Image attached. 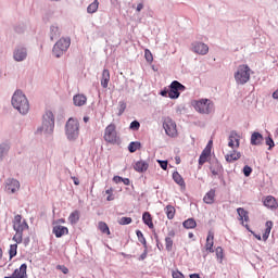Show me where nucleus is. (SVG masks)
I'll use <instances>...</instances> for the list:
<instances>
[{"label": "nucleus", "instance_id": "55", "mask_svg": "<svg viewBox=\"0 0 278 278\" xmlns=\"http://www.w3.org/2000/svg\"><path fill=\"white\" fill-rule=\"evenodd\" d=\"M72 179H73L75 186H79V178H77V177H72Z\"/></svg>", "mask_w": 278, "mask_h": 278}, {"label": "nucleus", "instance_id": "46", "mask_svg": "<svg viewBox=\"0 0 278 278\" xmlns=\"http://www.w3.org/2000/svg\"><path fill=\"white\" fill-rule=\"evenodd\" d=\"M125 110H127V104L125 102H119L118 116H121Z\"/></svg>", "mask_w": 278, "mask_h": 278}, {"label": "nucleus", "instance_id": "63", "mask_svg": "<svg viewBox=\"0 0 278 278\" xmlns=\"http://www.w3.org/2000/svg\"><path fill=\"white\" fill-rule=\"evenodd\" d=\"M90 121V117H84V122L88 123Z\"/></svg>", "mask_w": 278, "mask_h": 278}, {"label": "nucleus", "instance_id": "64", "mask_svg": "<svg viewBox=\"0 0 278 278\" xmlns=\"http://www.w3.org/2000/svg\"><path fill=\"white\" fill-rule=\"evenodd\" d=\"M256 240H262V236L255 235Z\"/></svg>", "mask_w": 278, "mask_h": 278}, {"label": "nucleus", "instance_id": "48", "mask_svg": "<svg viewBox=\"0 0 278 278\" xmlns=\"http://www.w3.org/2000/svg\"><path fill=\"white\" fill-rule=\"evenodd\" d=\"M157 162H159V164H160V166L163 170H166L168 168V162L167 161H157Z\"/></svg>", "mask_w": 278, "mask_h": 278}, {"label": "nucleus", "instance_id": "27", "mask_svg": "<svg viewBox=\"0 0 278 278\" xmlns=\"http://www.w3.org/2000/svg\"><path fill=\"white\" fill-rule=\"evenodd\" d=\"M164 212H165L168 220H173V218H175V214L177 213V210L173 205H167L164 208Z\"/></svg>", "mask_w": 278, "mask_h": 278}, {"label": "nucleus", "instance_id": "3", "mask_svg": "<svg viewBox=\"0 0 278 278\" xmlns=\"http://www.w3.org/2000/svg\"><path fill=\"white\" fill-rule=\"evenodd\" d=\"M192 105L200 114H212L214 112V102L210 99L195 100Z\"/></svg>", "mask_w": 278, "mask_h": 278}, {"label": "nucleus", "instance_id": "24", "mask_svg": "<svg viewBox=\"0 0 278 278\" xmlns=\"http://www.w3.org/2000/svg\"><path fill=\"white\" fill-rule=\"evenodd\" d=\"M87 101H88V98H86V96L84 94H76L73 98L74 105H76L77 108H81V105H86Z\"/></svg>", "mask_w": 278, "mask_h": 278}, {"label": "nucleus", "instance_id": "17", "mask_svg": "<svg viewBox=\"0 0 278 278\" xmlns=\"http://www.w3.org/2000/svg\"><path fill=\"white\" fill-rule=\"evenodd\" d=\"M212 155V148L207 146L201 153L199 159V165L203 166L207 160H210V156Z\"/></svg>", "mask_w": 278, "mask_h": 278}, {"label": "nucleus", "instance_id": "21", "mask_svg": "<svg viewBox=\"0 0 278 278\" xmlns=\"http://www.w3.org/2000/svg\"><path fill=\"white\" fill-rule=\"evenodd\" d=\"M134 169L137 173H147L149 170V163L147 161H138L134 165Z\"/></svg>", "mask_w": 278, "mask_h": 278}, {"label": "nucleus", "instance_id": "57", "mask_svg": "<svg viewBox=\"0 0 278 278\" xmlns=\"http://www.w3.org/2000/svg\"><path fill=\"white\" fill-rule=\"evenodd\" d=\"M211 173H212V175H218V170L214 169V167H211Z\"/></svg>", "mask_w": 278, "mask_h": 278}, {"label": "nucleus", "instance_id": "31", "mask_svg": "<svg viewBox=\"0 0 278 278\" xmlns=\"http://www.w3.org/2000/svg\"><path fill=\"white\" fill-rule=\"evenodd\" d=\"M98 228L101 231V233H105L106 236H110V227L105 222H99L98 223Z\"/></svg>", "mask_w": 278, "mask_h": 278}, {"label": "nucleus", "instance_id": "8", "mask_svg": "<svg viewBox=\"0 0 278 278\" xmlns=\"http://www.w3.org/2000/svg\"><path fill=\"white\" fill-rule=\"evenodd\" d=\"M54 128H55V117H53L52 112H47L43 115V122L40 127V131H45V134H53Z\"/></svg>", "mask_w": 278, "mask_h": 278}, {"label": "nucleus", "instance_id": "60", "mask_svg": "<svg viewBox=\"0 0 278 278\" xmlns=\"http://www.w3.org/2000/svg\"><path fill=\"white\" fill-rule=\"evenodd\" d=\"M140 260H147V252H144L143 254H141Z\"/></svg>", "mask_w": 278, "mask_h": 278}, {"label": "nucleus", "instance_id": "34", "mask_svg": "<svg viewBox=\"0 0 278 278\" xmlns=\"http://www.w3.org/2000/svg\"><path fill=\"white\" fill-rule=\"evenodd\" d=\"M273 230V222H266V229L263 233V240H268V237L270 236V231Z\"/></svg>", "mask_w": 278, "mask_h": 278}, {"label": "nucleus", "instance_id": "51", "mask_svg": "<svg viewBox=\"0 0 278 278\" xmlns=\"http://www.w3.org/2000/svg\"><path fill=\"white\" fill-rule=\"evenodd\" d=\"M166 238H169L173 240V238H175V230H173V229L169 230Z\"/></svg>", "mask_w": 278, "mask_h": 278}, {"label": "nucleus", "instance_id": "50", "mask_svg": "<svg viewBox=\"0 0 278 278\" xmlns=\"http://www.w3.org/2000/svg\"><path fill=\"white\" fill-rule=\"evenodd\" d=\"M113 181H114L115 184H121V181H123V177H121V176H114V177H113Z\"/></svg>", "mask_w": 278, "mask_h": 278}, {"label": "nucleus", "instance_id": "20", "mask_svg": "<svg viewBox=\"0 0 278 278\" xmlns=\"http://www.w3.org/2000/svg\"><path fill=\"white\" fill-rule=\"evenodd\" d=\"M240 157H242V154L240 152H238L237 150H233L232 152L225 155V160H226V162H228V164L238 162V160H240Z\"/></svg>", "mask_w": 278, "mask_h": 278}, {"label": "nucleus", "instance_id": "9", "mask_svg": "<svg viewBox=\"0 0 278 278\" xmlns=\"http://www.w3.org/2000/svg\"><path fill=\"white\" fill-rule=\"evenodd\" d=\"M163 128L169 138H177V124L175 121H173V118L165 117L163 119Z\"/></svg>", "mask_w": 278, "mask_h": 278}, {"label": "nucleus", "instance_id": "12", "mask_svg": "<svg viewBox=\"0 0 278 278\" xmlns=\"http://www.w3.org/2000/svg\"><path fill=\"white\" fill-rule=\"evenodd\" d=\"M228 147L230 149H239L240 148V135L236 131H231L228 138Z\"/></svg>", "mask_w": 278, "mask_h": 278}, {"label": "nucleus", "instance_id": "53", "mask_svg": "<svg viewBox=\"0 0 278 278\" xmlns=\"http://www.w3.org/2000/svg\"><path fill=\"white\" fill-rule=\"evenodd\" d=\"M168 90L164 89L161 91V97H168Z\"/></svg>", "mask_w": 278, "mask_h": 278}, {"label": "nucleus", "instance_id": "14", "mask_svg": "<svg viewBox=\"0 0 278 278\" xmlns=\"http://www.w3.org/2000/svg\"><path fill=\"white\" fill-rule=\"evenodd\" d=\"M237 214L239 216L238 220H240L241 225H243V227H249L248 224H244L249 223V211L244 210L243 207H238Z\"/></svg>", "mask_w": 278, "mask_h": 278}, {"label": "nucleus", "instance_id": "6", "mask_svg": "<svg viewBox=\"0 0 278 278\" xmlns=\"http://www.w3.org/2000/svg\"><path fill=\"white\" fill-rule=\"evenodd\" d=\"M68 47H71V38H61L52 49L53 56L62 58L68 51Z\"/></svg>", "mask_w": 278, "mask_h": 278}, {"label": "nucleus", "instance_id": "35", "mask_svg": "<svg viewBox=\"0 0 278 278\" xmlns=\"http://www.w3.org/2000/svg\"><path fill=\"white\" fill-rule=\"evenodd\" d=\"M182 225L185 229H194V227H197V220H194V218H189L185 220Z\"/></svg>", "mask_w": 278, "mask_h": 278}, {"label": "nucleus", "instance_id": "61", "mask_svg": "<svg viewBox=\"0 0 278 278\" xmlns=\"http://www.w3.org/2000/svg\"><path fill=\"white\" fill-rule=\"evenodd\" d=\"M56 223H61V224H64V223H66V219H64V218H61V219H58V222Z\"/></svg>", "mask_w": 278, "mask_h": 278}, {"label": "nucleus", "instance_id": "29", "mask_svg": "<svg viewBox=\"0 0 278 278\" xmlns=\"http://www.w3.org/2000/svg\"><path fill=\"white\" fill-rule=\"evenodd\" d=\"M173 179L178 186H181L182 188H186V181H184V177L179 175V172L173 173Z\"/></svg>", "mask_w": 278, "mask_h": 278}, {"label": "nucleus", "instance_id": "19", "mask_svg": "<svg viewBox=\"0 0 278 278\" xmlns=\"http://www.w3.org/2000/svg\"><path fill=\"white\" fill-rule=\"evenodd\" d=\"M205 250L208 253H214V232L211 230L206 237Z\"/></svg>", "mask_w": 278, "mask_h": 278}, {"label": "nucleus", "instance_id": "15", "mask_svg": "<svg viewBox=\"0 0 278 278\" xmlns=\"http://www.w3.org/2000/svg\"><path fill=\"white\" fill-rule=\"evenodd\" d=\"M9 278H27V264H22Z\"/></svg>", "mask_w": 278, "mask_h": 278}, {"label": "nucleus", "instance_id": "52", "mask_svg": "<svg viewBox=\"0 0 278 278\" xmlns=\"http://www.w3.org/2000/svg\"><path fill=\"white\" fill-rule=\"evenodd\" d=\"M122 181H123L124 186H129L131 184L129 178H122Z\"/></svg>", "mask_w": 278, "mask_h": 278}, {"label": "nucleus", "instance_id": "18", "mask_svg": "<svg viewBox=\"0 0 278 278\" xmlns=\"http://www.w3.org/2000/svg\"><path fill=\"white\" fill-rule=\"evenodd\" d=\"M264 205L269 210H277L278 207L277 199H275V197L273 195H267L264 200Z\"/></svg>", "mask_w": 278, "mask_h": 278}, {"label": "nucleus", "instance_id": "7", "mask_svg": "<svg viewBox=\"0 0 278 278\" xmlns=\"http://www.w3.org/2000/svg\"><path fill=\"white\" fill-rule=\"evenodd\" d=\"M65 129L68 140L79 138V122L77 119L71 117L66 123Z\"/></svg>", "mask_w": 278, "mask_h": 278}, {"label": "nucleus", "instance_id": "4", "mask_svg": "<svg viewBox=\"0 0 278 278\" xmlns=\"http://www.w3.org/2000/svg\"><path fill=\"white\" fill-rule=\"evenodd\" d=\"M103 138L109 144H121V137H118V132L116 131V124H110L105 127Z\"/></svg>", "mask_w": 278, "mask_h": 278}, {"label": "nucleus", "instance_id": "44", "mask_svg": "<svg viewBox=\"0 0 278 278\" xmlns=\"http://www.w3.org/2000/svg\"><path fill=\"white\" fill-rule=\"evenodd\" d=\"M129 128L132 129V131H138V129H140V122L138 121L131 122Z\"/></svg>", "mask_w": 278, "mask_h": 278}, {"label": "nucleus", "instance_id": "37", "mask_svg": "<svg viewBox=\"0 0 278 278\" xmlns=\"http://www.w3.org/2000/svg\"><path fill=\"white\" fill-rule=\"evenodd\" d=\"M17 251H18V244L14 243L10 245V250H9L10 260H12L13 257H16Z\"/></svg>", "mask_w": 278, "mask_h": 278}, {"label": "nucleus", "instance_id": "47", "mask_svg": "<svg viewBox=\"0 0 278 278\" xmlns=\"http://www.w3.org/2000/svg\"><path fill=\"white\" fill-rule=\"evenodd\" d=\"M253 173V169L250 166H244L243 167V174L245 177H249Z\"/></svg>", "mask_w": 278, "mask_h": 278}, {"label": "nucleus", "instance_id": "43", "mask_svg": "<svg viewBox=\"0 0 278 278\" xmlns=\"http://www.w3.org/2000/svg\"><path fill=\"white\" fill-rule=\"evenodd\" d=\"M165 249L166 251H173V239L165 238Z\"/></svg>", "mask_w": 278, "mask_h": 278}, {"label": "nucleus", "instance_id": "28", "mask_svg": "<svg viewBox=\"0 0 278 278\" xmlns=\"http://www.w3.org/2000/svg\"><path fill=\"white\" fill-rule=\"evenodd\" d=\"M142 220L144 225H148L150 229H153V217H151V213L144 212L142 215Z\"/></svg>", "mask_w": 278, "mask_h": 278}, {"label": "nucleus", "instance_id": "26", "mask_svg": "<svg viewBox=\"0 0 278 278\" xmlns=\"http://www.w3.org/2000/svg\"><path fill=\"white\" fill-rule=\"evenodd\" d=\"M263 141H264V137L260 132H254L251 136V144L253 146L262 144Z\"/></svg>", "mask_w": 278, "mask_h": 278}, {"label": "nucleus", "instance_id": "45", "mask_svg": "<svg viewBox=\"0 0 278 278\" xmlns=\"http://www.w3.org/2000/svg\"><path fill=\"white\" fill-rule=\"evenodd\" d=\"M105 194H109L106 198V201H114V189L110 188L105 191Z\"/></svg>", "mask_w": 278, "mask_h": 278}, {"label": "nucleus", "instance_id": "42", "mask_svg": "<svg viewBox=\"0 0 278 278\" xmlns=\"http://www.w3.org/2000/svg\"><path fill=\"white\" fill-rule=\"evenodd\" d=\"M134 222V219H131V217H122L118 220L119 225H131V223Z\"/></svg>", "mask_w": 278, "mask_h": 278}, {"label": "nucleus", "instance_id": "41", "mask_svg": "<svg viewBox=\"0 0 278 278\" xmlns=\"http://www.w3.org/2000/svg\"><path fill=\"white\" fill-rule=\"evenodd\" d=\"M10 151V146L1 144L0 146V157H3Z\"/></svg>", "mask_w": 278, "mask_h": 278}, {"label": "nucleus", "instance_id": "40", "mask_svg": "<svg viewBox=\"0 0 278 278\" xmlns=\"http://www.w3.org/2000/svg\"><path fill=\"white\" fill-rule=\"evenodd\" d=\"M144 58H146L147 62H149V64H151L153 62V53H151V50H149V49L144 50Z\"/></svg>", "mask_w": 278, "mask_h": 278}, {"label": "nucleus", "instance_id": "5", "mask_svg": "<svg viewBox=\"0 0 278 278\" xmlns=\"http://www.w3.org/2000/svg\"><path fill=\"white\" fill-rule=\"evenodd\" d=\"M235 79L237 84H241V86H244V84L249 83L251 79V67L249 65H239L238 71L235 74Z\"/></svg>", "mask_w": 278, "mask_h": 278}, {"label": "nucleus", "instance_id": "16", "mask_svg": "<svg viewBox=\"0 0 278 278\" xmlns=\"http://www.w3.org/2000/svg\"><path fill=\"white\" fill-rule=\"evenodd\" d=\"M13 58L15 62H23L27 58V49L25 48H16L13 52Z\"/></svg>", "mask_w": 278, "mask_h": 278}, {"label": "nucleus", "instance_id": "2", "mask_svg": "<svg viewBox=\"0 0 278 278\" xmlns=\"http://www.w3.org/2000/svg\"><path fill=\"white\" fill-rule=\"evenodd\" d=\"M13 229L16 232L13 236V241L16 242V244H21L23 242V232L26 231V229H29V225H27V222L23 219L21 215H15L13 219Z\"/></svg>", "mask_w": 278, "mask_h": 278}, {"label": "nucleus", "instance_id": "25", "mask_svg": "<svg viewBox=\"0 0 278 278\" xmlns=\"http://www.w3.org/2000/svg\"><path fill=\"white\" fill-rule=\"evenodd\" d=\"M100 84L102 88H108V86H110V70H103Z\"/></svg>", "mask_w": 278, "mask_h": 278}, {"label": "nucleus", "instance_id": "10", "mask_svg": "<svg viewBox=\"0 0 278 278\" xmlns=\"http://www.w3.org/2000/svg\"><path fill=\"white\" fill-rule=\"evenodd\" d=\"M184 90H186V87L181 83L174 80L169 86V99H179V92H184Z\"/></svg>", "mask_w": 278, "mask_h": 278}, {"label": "nucleus", "instance_id": "33", "mask_svg": "<svg viewBox=\"0 0 278 278\" xmlns=\"http://www.w3.org/2000/svg\"><path fill=\"white\" fill-rule=\"evenodd\" d=\"M97 10H99V0H94L87 8L88 14H94V12H97Z\"/></svg>", "mask_w": 278, "mask_h": 278}, {"label": "nucleus", "instance_id": "13", "mask_svg": "<svg viewBox=\"0 0 278 278\" xmlns=\"http://www.w3.org/2000/svg\"><path fill=\"white\" fill-rule=\"evenodd\" d=\"M192 51L199 55H207L210 52V47L203 42H195L193 43Z\"/></svg>", "mask_w": 278, "mask_h": 278}, {"label": "nucleus", "instance_id": "30", "mask_svg": "<svg viewBox=\"0 0 278 278\" xmlns=\"http://www.w3.org/2000/svg\"><path fill=\"white\" fill-rule=\"evenodd\" d=\"M68 222L71 225H77L79 223V211H74L68 216Z\"/></svg>", "mask_w": 278, "mask_h": 278}, {"label": "nucleus", "instance_id": "39", "mask_svg": "<svg viewBox=\"0 0 278 278\" xmlns=\"http://www.w3.org/2000/svg\"><path fill=\"white\" fill-rule=\"evenodd\" d=\"M136 233H137V238H138L139 242H141V244L147 247V239L144 238V235L142 233V231L137 230Z\"/></svg>", "mask_w": 278, "mask_h": 278}, {"label": "nucleus", "instance_id": "1", "mask_svg": "<svg viewBox=\"0 0 278 278\" xmlns=\"http://www.w3.org/2000/svg\"><path fill=\"white\" fill-rule=\"evenodd\" d=\"M11 103L20 114H27L29 112V100L21 90L14 92Z\"/></svg>", "mask_w": 278, "mask_h": 278}, {"label": "nucleus", "instance_id": "38", "mask_svg": "<svg viewBox=\"0 0 278 278\" xmlns=\"http://www.w3.org/2000/svg\"><path fill=\"white\" fill-rule=\"evenodd\" d=\"M50 38L51 40L60 38V28H58V26H51Z\"/></svg>", "mask_w": 278, "mask_h": 278}, {"label": "nucleus", "instance_id": "11", "mask_svg": "<svg viewBox=\"0 0 278 278\" xmlns=\"http://www.w3.org/2000/svg\"><path fill=\"white\" fill-rule=\"evenodd\" d=\"M21 188V182L18 180L12 178L7 180L5 190L9 194H14Z\"/></svg>", "mask_w": 278, "mask_h": 278}, {"label": "nucleus", "instance_id": "36", "mask_svg": "<svg viewBox=\"0 0 278 278\" xmlns=\"http://www.w3.org/2000/svg\"><path fill=\"white\" fill-rule=\"evenodd\" d=\"M138 149H140V142H138V141H132L128 146V151L130 153H136L138 151Z\"/></svg>", "mask_w": 278, "mask_h": 278}, {"label": "nucleus", "instance_id": "54", "mask_svg": "<svg viewBox=\"0 0 278 278\" xmlns=\"http://www.w3.org/2000/svg\"><path fill=\"white\" fill-rule=\"evenodd\" d=\"M60 268H61V270L64 275H68V269L66 268V266H63V267H60Z\"/></svg>", "mask_w": 278, "mask_h": 278}, {"label": "nucleus", "instance_id": "56", "mask_svg": "<svg viewBox=\"0 0 278 278\" xmlns=\"http://www.w3.org/2000/svg\"><path fill=\"white\" fill-rule=\"evenodd\" d=\"M142 8H144V4L139 3V4L137 5V12H140V11L142 10Z\"/></svg>", "mask_w": 278, "mask_h": 278}, {"label": "nucleus", "instance_id": "23", "mask_svg": "<svg viewBox=\"0 0 278 278\" xmlns=\"http://www.w3.org/2000/svg\"><path fill=\"white\" fill-rule=\"evenodd\" d=\"M216 199V189H211L203 198L206 205H212Z\"/></svg>", "mask_w": 278, "mask_h": 278}, {"label": "nucleus", "instance_id": "62", "mask_svg": "<svg viewBox=\"0 0 278 278\" xmlns=\"http://www.w3.org/2000/svg\"><path fill=\"white\" fill-rule=\"evenodd\" d=\"M3 258V249L0 248V260Z\"/></svg>", "mask_w": 278, "mask_h": 278}, {"label": "nucleus", "instance_id": "59", "mask_svg": "<svg viewBox=\"0 0 278 278\" xmlns=\"http://www.w3.org/2000/svg\"><path fill=\"white\" fill-rule=\"evenodd\" d=\"M274 99H278V89L273 93Z\"/></svg>", "mask_w": 278, "mask_h": 278}, {"label": "nucleus", "instance_id": "49", "mask_svg": "<svg viewBox=\"0 0 278 278\" xmlns=\"http://www.w3.org/2000/svg\"><path fill=\"white\" fill-rule=\"evenodd\" d=\"M266 144H267V147H269V149H273V147H275V141H273V139H267L266 140Z\"/></svg>", "mask_w": 278, "mask_h": 278}, {"label": "nucleus", "instance_id": "22", "mask_svg": "<svg viewBox=\"0 0 278 278\" xmlns=\"http://www.w3.org/2000/svg\"><path fill=\"white\" fill-rule=\"evenodd\" d=\"M52 233H54L55 238H62V236H68V228L65 226H54Z\"/></svg>", "mask_w": 278, "mask_h": 278}, {"label": "nucleus", "instance_id": "32", "mask_svg": "<svg viewBox=\"0 0 278 278\" xmlns=\"http://www.w3.org/2000/svg\"><path fill=\"white\" fill-rule=\"evenodd\" d=\"M215 255H216L217 261L219 262V264H223V260H225V252H224L222 247H217L215 249Z\"/></svg>", "mask_w": 278, "mask_h": 278}, {"label": "nucleus", "instance_id": "58", "mask_svg": "<svg viewBox=\"0 0 278 278\" xmlns=\"http://www.w3.org/2000/svg\"><path fill=\"white\" fill-rule=\"evenodd\" d=\"M189 277L190 278H201V276H199V274H191Z\"/></svg>", "mask_w": 278, "mask_h": 278}]
</instances>
